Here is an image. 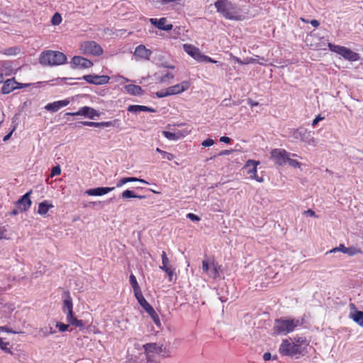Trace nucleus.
<instances>
[{
  "mask_svg": "<svg viewBox=\"0 0 363 363\" xmlns=\"http://www.w3.org/2000/svg\"><path fill=\"white\" fill-rule=\"evenodd\" d=\"M214 5L217 11L228 20L243 21L247 16L242 8L228 0H217Z\"/></svg>",
  "mask_w": 363,
  "mask_h": 363,
  "instance_id": "f257e3e1",
  "label": "nucleus"
},
{
  "mask_svg": "<svg viewBox=\"0 0 363 363\" xmlns=\"http://www.w3.org/2000/svg\"><path fill=\"white\" fill-rule=\"evenodd\" d=\"M302 325L299 319L281 318L274 321V332L279 335H287Z\"/></svg>",
  "mask_w": 363,
  "mask_h": 363,
  "instance_id": "f03ea898",
  "label": "nucleus"
},
{
  "mask_svg": "<svg viewBox=\"0 0 363 363\" xmlns=\"http://www.w3.org/2000/svg\"><path fill=\"white\" fill-rule=\"evenodd\" d=\"M66 55L60 51L46 50L41 53L39 62L44 66H57L67 62Z\"/></svg>",
  "mask_w": 363,
  "mask_h": 363,
  "instance_id": "7ed1b4c3",
  "label": "nucleus"
},
{
  "mask_svg": "<svg viewBox=\"0 0 363 363\" xmlns=\"http://www.w3.org/2000/svg\"><path fill=\"white\" fill-rule=\"evenodd\" d=\"M305 42L307 46L314 50H326L328 48V44L330 43L325 38L320 36L315 30L311 31L306 35Z\"/></svg>",
  "mask_w": 363,
  "mask_h": 363,
  "instance_id": "20e7f679",
  "label": "nucleus"
},
{
  "mask_svg": "<svg viewBox=\"0 0 363 363\" xmlns=\"http://www.w3.org/2000/svg\"><path fill=\"white\" fill-rule=\"evenodd\" d=\"M79 50L81 54L99 57L103 55L102 47L95 41L85 40L80 43Z\"/></svg>",
  "mask_w": 363,
  "mask_h": 363,
  "instance_id": "39448f33",
  "label": "nucleus"
},
{
  "mask_svg": "<svg viewBox=\"0 0 363 363\" xmlns=\"http://www.w3.org/2000/svg\"><path fill=\"white\" fill-rule=\"evenodd\" d=\"M279 352L282 356L293 357L296 354H301L303 352L302 347L298 344L290 342V340L285 339L283 340L279 348Z\"/></svg>",
  "mask_w": 363,
  "mask_h": 363,
  "instance_id": "423d86ee",
  "label": "nucleus"
},
{
  "mask_svg": "<svg viewBox=\"0 0 363 363\" xmlns=\"http://www.w3.org/2000/svg\"><path fill=\"white\" fill-rule=\"evenodd\" d=\"M328 47L330 50L341 55L347 60L357 61L359 60V55L346 47L335 45L332 43H328Z\"/></svg>",
  "mask_w": 363,
  "mask_h": 363,
  "instance_id": "0eeeda50",
  "label": "nucleus"
},
{
  "mask_svg": "<svg viewBox=\"0 0 363 363\" xmlns=\"http://www.w3.org/2000/svg\"><path fill=\"white\" fill-rule=\"evenodd\" d=\"M143 348L147 362H154L155 356L162 352V345H159L155 342L145 344Z\"/></svg>",
  "mask_w": 363,
  "mask_h": 363,
  "instance_id": "6e6552de",
  "label": "nucleus"
},
{
  "mask_svg": "<svg viewBox=\"0 0 363 363\" xmlns=\"http://www.w3.org/2000/svg\"><path fill=\"white\" fill-rule=\"evenodd\" d=\"M271 158L279 166H283L289 159V153L284 149L275 148L271 152Z\"/></svg>",
  "mask_w": 363,
  "mask_h": 363,
  "instance_id": "1a4fd4ad",
  "label": "nucleus"
},
{
  "mask_svg": "<svg viewBox=\"0 0 363 363\" xmlns=\"http://www.w3.org/2000/svg\"><path fill=\"white\" fill-rule=\"evenodd\" d=\"M86 82L95 85L106 84L109 82L110 77L107 75L86 74L82 77Z\"/></svg>",
  "mask_w": 363,
  "mask_h": 363,
  "instance_id": "9d476101",
  "label": "nucleus"
},
{
  "mask_svg": "<svg viewBox=\"0 0 363 363\" xmlns=\"http://www.w3.org/2000/svg\"><path fill=\"white\" fill-rule=\"evenodd\" d=\"M162 265L160 269L167 273L169 281H172L174 274V269L170 265V262L164 251H162Z\"/></svg>",
  "mask_w": 363,
  "mask_h": 363,
  "instance_id": "9b49d317",
  "label": "nucleus"
},
{
  "mask_svg": "<svg viewBox=\"0 0 363 363\" xmlns=\"http://www.w3.org/2000/svg\"><path fill=\"white\" fill-rule=\"evenodd\" d=\"M73 68L86 69L93 66V62L82 56H74L71 60Z\"/></svg>",
  "mask_w": 363,
  "mask_h": 363,
  "instance_id": "f8f14e48",
  "label": "nucleus"
},
{
  "mask_svg": "<svg viewBox=\"0 0 363 363\" xmlns=\"http://www.w3.org/2000/svg\"><path fill=\"white\" fill-rule=\"evenodd\" d=\"M231 56L233 60L240 65L257 63L260 65H267L266 62L267 60L264 57H260L259 55H255V57H247L244 60H240L238 57L233 56L232 54Z\"/></svg>",
  "mask_w": 363,
  "mask_h": 363,
  "instance_id": "ddd939ff",
  "label": "nucleus"
},
{
  "mask_svg": "<svg viewBox=\"0 0 363 363\" xmlns=\"http://www.w3.org/2000/svg\"><path fill=\"white\" fill-rule=\"evenodd\" d=\"M32 194V191H29L21 197L17 201L16 205L20 212H24L28 211L32 204V201L30 196Z\"/></svg>",
  "mask_w": 363,
  "mask_h": 363,
  "instance_id": "4468645a",
  "label": "nucleus"
},
{
  "mask_svg": "<svg viewBox=\"0 0 363 363\" xmlns=\"http://www.w3.org/2000/svg\"><path fill=\"white\" fill-rule=\"evenodd\" d=\"M69 116H84L89 118L94 119L95 116H99V113L93 108L89 106H83L80 108L77 112L67 113Z\"/></svg>",
  "mask_w": 363,
  "mask_h": 363,
  "instance_id": "2eb2a0df",
  "label": "nucleus"
},
{
  "mask_svg": "<svg viewBox=\"0 0 363 363\" xmlns=\"http://www.w3.org/2000/svg\"><path fill=\"white\" fill-rule=\"evenodd\" d=\"M152 52L144 45H140L135 48L133 55L137 60H148Z\"/></svg>",
  "mask_w": 363,
  "mask_h": 363,
  "instance_id": "dca6fc26",
  "label": "nucleus"
},
{
  "mask_svg": "<svg viewBox=\"0 0 363 363\" xmlns=\"http://www.w3.org/2000/svg\"><path fill=\"white\" fill-rule=\"evenodd\" d=\"M351 312L349 317L359 326L363 327V311H358L354 303H350Z\"/></svg>",
  "mask_w": 363,
  "mask_h": 363,
  "instance_id": "f3484780",
  "label": "nucleus"
},
{
  "mask_svg": "<svg viewBox=\"0 0 363 363\" xmlns=\"http://www.w3.org/2000/svg\"><path fill=\"white\" fill-rule=\"evenodd\" d=\"M191 83L189 81H183L179 84L168 87L170 96L179 94L189 89Z\"/></svg>",
  "mask_w": 363,
  "mask_h": 363,
  "instance_id": "a211bd4d",
  "label": "nucleus"
},
{
  "mask_svg": "<svg viewBox=\"0 0 363 363\" xmlns=\"http://www.w3.org/2000/svg\"><path fill=\"white\" fill-rule=\"evenodd\" d=\"M23 87L21 84L14 80V79H9L4 83L1 88V93L8 94L18 88Z\"/></svg>",
  "mask_w": 363,
  "mask_h": 363,
  "instance_id": "6ab92c4d",
  "label": "nucleus"
},
{
  "mask_svg": "<svg viewBox=\"0 0 363 363\" xmlns=\"http://www.w3.org/2000/svg\"><path fill=\"white\" fill-rule=\"evenodd\" d=\"M295 135L298 134L300 137V140L306 143L307 145H313L315 143V138L313 136V134L311 131H308L305 129L297 130L295 133Z\"/></svg>",
  "mask_w": 363,
  "mask_h": 363,
  "instance_id": "aec40b11",
  "label": "nucleus"
},
{
  "mask_svg": "<svg viewBox=\"0 0 363 363\" xmlns=\"http://www.w3.org/2000/svg\"><path fill=\"white\" fill-rule=\"evenodd\" d=\"M115 187H97L87 189L85 194L88 196H99L105 195L114 190Z\"/></svg>",
  "mask_w": 363,
  "mask_h": 363,
  "instance_id": "412c9836",
  "label": "nucleus"
},
{
  "mask_svg": "<svg viewBox=\"0 0 363 363\" xmlns=\"http://www.w3.org/2000/svg\"><path fill=\"white\" fill-rule=\"evenodd\" d=\"M184 51L197 61L201 62V52L199 49L190 44H184Z\"/></svg>",
  "mask_w": 363,
  "mask_h": 363,
  "instance_id": "4be33fe9",
  "label": "nucleus"
},
{
  "mask_svg": "<svg viewBox=\"0 0 363 363\" xmlns=\"http://www.w3.org/2000/svg\"><path fill=\"white\" fill-rule=\"evenodd\" d=\"M70 103L69 99L60 100L48 104L45 108L52 112H56L61 108L67 106Z\"/></svg>",
  "mask_w": 363,
  "mask_h": 363,
  "instance_id": "5701e85b",
  "label": "nucleus"
},
{
  "mask_svg": "<svg viewBox=\"0 0 363 363\" xmlns=\"http://www.w3.org/2000/svg\"><path fill=\"white\" fill-rule=\"evenodd\" d=\"M259 164V161L249 160L244 166V169L247 170L250 177L252 179L257 174V166Z\"/></svg>",
  "mask_w": 363,
  "mask_h": 363,
  "instance_id": "b1692460",
  "label": "nucleus"
},
{
  "mask_svg": "<svg viewBox=\"0 0 363 363\" xmlns=\"http://www.w3.org/2000/svg\"><path fill=\"white\" fill-rule=\"evenodd\" d=\"M65 313L66 314L67 322L69 325L76 326L80 329L84 328V323L82 320H78L76 317H74L73 311H67Z\"/></svg>",
  "mask_w": 363,
  "mask_h": 363,
  "instance_id": "393cba45",
  "label": "nucleus"
},
{
  "mask_svg": "<svg viewBox=\"0 0 363 363\" xmlns=\"http://www.w3.org/2000/svg\"><path fill=\"white\" fill-rule=\"evenodd\" d=\"M63 296L65 298L62 308L63 313L73 311L72 298L70 296L69 292L68 291H65L63 293Z\"/></svg>",
  "mask_w": 363,
  "mask_h": 363,
  "instance_id": "a878e982",
  "label": "nucleus"
},
{
  "mask_svg": "<svg viewBox=\"0 0 363 363\" xmlns=\"http://www.w3.org/2000/svg\"><path fill=\"white\" fill-rule=\"evenodd\" d=\"M162 135L168 140H177L184 138L187 135V132L183 133L180 130H178L177 132L172 133L164 130L162 132Z\"/></svg>",
  "mask_w": 363,
  "mask_h": 363,
  "instance_id": "bb28decb",
  "label": "nucleus"
},
{
  "mask_svg": "<svg viewBox=\"0 0 363 363\" xmlns=\"http://www.w3.org/2000/svg\"><path fill=\"white\" fill-rule=\"evenodd\" d=\"M125 91L132 96H141L143 94V89L135 84H128L125 86Z\"/></svg>",
  "mask_w": 363,
  "mask_h": 363,
  "instance_id": "cd10ccee",
  "label": "nucleus"
},
{
  "mask_svg": "<svg viewBox=\"0 0 363 363\" xmlns=\"http://www.w3.org/2000/svg\"><path fill=\"white\" fill-rule=\"evenodd\" d=\"M128 111L129 112L138 113L140 111H147V112H151L154 113L155 112V110L151 107H148L146 106H142V105H130L128 107Z\"/></svg>",
  "mask_w": 363,
  "mask_h": 363,
  "instance_id": "c85d7f7f",
  "label": "nucleus"
},
{
  "mask_svg": "<svg viewBox=\"0 0 363 363\" xmlns=\"http://www.w3.org/2000/svg\"><path fill=\"white\" fill-rule=\"evenodd\" d=\"M172 28V24H152L149 29L150 33H155L158 35V30H170Z\"/></svg>",
  "mask_w": 363,
  "mask_h": 363,
  "instance_id": "c756f323",
  "label": "nucleus"
},
{
  "mask_svg": "<svg viewBox=\"0 0 363 363\" xmlns=\"http://www.w3.org/2000/svg\"><path fill=\"white\" fill-rule=\"evenodd\" d=\"M125 33V30L119 29V30H113V28H106L101 31V36H122Z\"/></svg>",
  "mask_w": 363,
  "mask_h": 363,
  "instance_id": "7c9ffc66",
  "label": "nucleus"
},
{
  "mask_svg": "<svg viewBox=\"0 0 363 363\" xmlns=\"http://www.w3.org/2000/svg\"><path fill=\"white\" fill-rule=\"evenodd\" d=\"M132 182H139L143 184H147V182L143 179H139L137 177H123V178H121L117 182L116 187L120 188L122 186H123L124 184H125L126 183Z\"/></svg>",
  "mask_w": 363,
  "mask_h": 363,
  "instance_id": "2f4dec72",
  "label": "nucleus"
},
{
  "mask_svg": "<svg viewBox=\"0 0 363 363\" xmlns=\"http://www.w3.org/2000/svg\"><path fill=\"white\" fill-rule=\"evenodd\" d=\"M51 208H53V205L50 203L48 201H44L38 204V213L41 216H45Z\"/></svg>",
  "mask_w": 363,
  "mask_h": 363,
  "instance_id": "473e14b6",
  "label": "nucleus"
},
{
  "mask_svg": "<svg viewBox=\"0 0 363 363\" xmlns=\"http://www.w3.org/2000/svg\"><path fill=\"white\" fill-rule=\"evenodd\" d=\"M211 267H212V269L210 271V273H208V276L211 278L216 279L219 277V274L221 270V266L215 261H213L211 263Z\"/></svg>",
  "mask_w": 363,
  "mask_h": 363,
  "instance_id": "72a5a7b5",
  "label": "nucleus"
},
{
  "mask_svg": "<svg viewBox=\"0 0 363 363\" xmlns=\"http://www.w3.org/2000/svg\"><path fill=\"white\" fill-rule=\"evenodd\" d=\"M145 311L151 317L155 324L160 328L161 326V322L159 315H157L155 309L152 308V306L147 308Z\"/></svg>",
  "mask_w": 363,
  "mask_h": 363,
  "instance_id": "f704fd0d",
  "label": "nucleus"
},
{
  "mask_svg": "<svg viewBox=\"0 0 363 363\" xmlns=\"http://www.w3.org/2000/svg\"><path fill=\"white\" fill-rule=\"evenodd\" d=\"M130 284L133 289L134 295L142 292L141 289L137 281L136 277L133 274L130 276Z\"/></svg>",
  "mask_w": 363,
  "mask_h": 363,
  "instance_id": "c9c22d12",
  "label": "nucleus"
},
{
  "mask_svg": "<svg viewBox=\"0 0 363 363\" xmlns=\"http://www.w3.org/2000/svg\"><path fill=\"white\" fill-rule=\"evenodd\" d=\"M135 297L145 311L152 306L144 298L142 292L135 295Z\"/></svg>",
  "mask_w": 363,
  "mask_h": 363,
  "instance_id": "e433bc0d",
  "label": "nucleus"
},
{
  "mask_svg": "<svg viewBox=\"0 0 363 363\" xmlns=\"http://www.w3.org/2000/svg\"><path fill=\"white\" fill-rule=\"evenodd\" d=\"M121 197L123 199H135V198H138V199H141L145 198V196L137 195L133 191L127 189V190H125L122 193Z\"/></svg>",
  "mask_w": 363,
  "mask_h": 363,
  "instance_id": "4c0bfd02",
  "label": "nucleus"
},
{
  "mask_svg": "<svg viewBox=\"0 0 363 363\" xmlns=\"http://www.w3.org/2000/svg\"><path fill=\"white\" fill-rule=\"evenodd\" d=\"M120 122L119 119H115L111 121L99 122V127H116Z\"/></svg>",
  "mask_w": 363,
  "mask_h": 363,
  "instance_id": "58836bf2",
  "label": "nucleus"
},
{
  "mask_svg": "<svg viewBox=\"0 0 363 363\" xmlns=\"http://www.w3.org/2000/svg\"><path fill=\"white\" fill-rule=\"evenodd\" d=\"M361 253H362V251L359 247L352 246L347 248L346 254L348 255L349 256H354L355 255Z\"/></svg>",
  "mask_w": 363,
  "mask_h": 363,
  "instance_id": "ea45409f",
  "label": "nucleus"
},
{
  "mask_svg": "<svg viewBox=\"0 0 363 363\" xmlns=\"http://www.w3.org/2000/svg\"><path fill=\"white\" fill-rule=\"evenodd\" d=\"M174 78V74L171 72H167L164 74L162 75L159 78V81L160 82H167V81L172 79Z\"/></svg>",
  "mask_w": 363,
  "mask_h": 363,
  "instance_id": "a19ab883",
  "label": "nucleus"
},
{
  "mask_svg": "<svg viewBox=\"0 0 363 363\" xmlns=\"http://www.w3.org/2000/svg\"><path fill=\"white\" fill-rule=\"evenodd\" d=\"M9 345V342H5L3 341V339L0 337V349H1L3 351L8 352V353H12L11 350L8 347V345Z\"/></svg>",
  "mask_w": 363,
  "mask_h": 363,
  "instance_id": "79ce46f5",
  "label": "nucleus"
},
{
  "mask_svg": "<svg viewBox=\"0 0 363 363\" xmlns=\"http://www.w3.org/2000/svg\"><path fill=\"white\" fill-rule=\"evenodd\" d=\"M286 162L289 163V164L294 168H300L301 166V162H299L298 160L291 159L289 157V159L287 160Z\"/></svg>",
  "mask_w": 363,
  "mask_h": 363,
  "instance_id": "37998d69",
  "label": "nucleus"
},
{
  "mask_svg": "<svg viewBox=\"0 0 363 363\" xmlns=\"http://www.w3.org/2000/svg\"><path fill=\"white\" fill-rule=\"evenodd\" d=\"M19 48L14 47L5 50L4 54L7 55H15L19 52Z\"/></svg>",
  "mask_w": 363,
  "mask_h": 363,
  "instance_id": "c03bdc74",
  "label": "nucleus"
},
{
  "mask_svg": "<svg viewBox=\"0 0 363 363\" xmlns=\"http://www.w3.org/2000/svg\"><path fill=\"white\" fill-rule=\"evenodd\" d=\"M155 95L158 98H163V97H166V96H170V94H169V91L168 88H167L166 89H163V90L157 91L155 93Z\"/></svg>",
  "mask_w": 363,
  "mask_h": 363,
  "instance_id": "a18cd8bd",
  "label": "nucleus"
},
{
  "mask_svg": "<svg viewBox=\"0 0 363 363\" xmlns=\"http://www.w3.org/2000/svg\"><path fill=\"white\" fill-rule=\"evenodd\" d=\"M56 327L60 332H65L68 330L69 325L60 322L56 323Z\"/></svg>",
  "mask_w": 363,
  "mask_h": 363,
  "instance_id": "49530a36",
  "label": "nucleus"
},
{
  "mask_svg": "<svg viewBox=\"0 0 363 363\" xmlns=\"http://www.w3.org/2000/svg\"><path fill=\"white\" fill-rule=\"evenodd\" d=\"M62 16L59 13H55L51 18L50 23H61Z\"/></svg>",
  "mask_w": 363,
  "mask_h": 363,
  "instance_id": "de8ad7c7",
  "label": "nucleus"
},
{
  "mask_svg": "<svg viewBox=\"0 0 363 363\" xmlns=\"http://www.w3.org/2000/svg\"><path fill=\"white\" fill-rule=\"evenodd\" d=\"M162 157L163 159H167L169 161H172L175 158V156L173 154L166 151H163Z\"/></svg>",
  "mask_w": 363,
  "mask_h": 363,
  "instance_id": "09e8293b",
  "label": "nucleus"
},
{
  "mask_svg": "<svg viewBox=\"0 0 363 363\" xmlns=\"http://www.w3.org/2000/svg\"><path fill=\"white\" fill-rule=\"evenodd\" d=\"M294 340H295V344H298L301 346L302 345H305L306 346L308 345V342L305 337H295Z\"/></svg>",
  "mask_w": 363,
  "mask_h": 363,
  "instance_id": "8fccbe9b",
  "label": "nucleus"
},
{
  "mask_svg": "<svg viewBox=\"0 0 363 363\" xmlns=\"http://www.w3.org/2000/svg\"><path fill=\"white\" fill-rule=\"evenodd\" d=\"M182 0H153V2L157 4L160 3L162 4H166L171 2H176L177 4H181Z\"/></svg>",
  "mask_w": 363,
  "mask_h": 363,
  "instance_id": "3c124183",
  "label": "nucleus"
},
{
  "mask_svg": "<svg viewBox=\"0 0 363 363\" xmlns=\"http://www.w3.org/2000/svg\"><path fill=\"white\" fill-rule=\"evenodd\" d=\"M61 174V169L59 165H57L52 167L50 173V176L52 177L54 176L60 175Z\"/></svg>",
  "mask_w": 363,
  "mask_h": 363,
  "instance_id": "603ef678",
  "label": "nucleus"
},
{
  "mask_svg": "<svg viewBox=\"0 0 363 363\" xmlns=\"http://www.w3.org/2000/svg\"><path fill=\"white\" fill-rule=\"evenodd\" d=\"M211 62V63H214V64H218V62L212 59L211 57L207 56V55H204L202 54L201 55V62Z\"/></svg>",
  "mask_w": 363,
  "mask_h": 363,
  "instance_id": "864d4df0",
  "label": "nucleus"
},
{
  "mask_svg": "<svg viewBox=\"0 0 363 363\" xmlns=\"http://www.w3.org/2000/svg\"><path fill=\"white\" fill-rule=\"evenodd\" d=\"M202 269L203 272H205L206 274H208L210 273V264L207 260H203L202 262Z\"/></svg>",
  "mask_w": 363,
  "mask_h": 363,
  "instance_id": "5fc2aeb1",
  "label": "nucleus"
},
{
  "mask_svg": "<svg viewBox=\"0 0 363 363\" xmlns=\"http://www.w3.org/2000/svg\"><path fill=\"white\" fill-rule=\"evenodd\" d=\"M81 123L84 125L90 127H99V122L84 121Z\"/></svg>",
  "mask_w": 363,
  "mask_h": 363,
  "instance_id": "6e6d98bb",
  "label": "nucleus"
},
{
  "mask_svg": "<svg viewBox=\"0 0 363 363\" xmlns=\"http://www.w3.org/2000/svg\"><path fill=\"white\" fill-rule=\"evenodd\" d=\"M214 144V140L213 139L208 138L203 140L201 143V145L203 147H210Z\"/></svg>",
  "mask_w": 363,
  "mask_h": 363,
  "instance_id": "4d7b16f0",
  "label": "nucleus"
},
{
  "mask_svg": "<svg viewBox=\"0 0 363 363\" xmlns=\"http://www.w3.org/2000/svg\"><path fill=\"white\" fill-rule=\"evenodd\" d=\"M186 217L193 221H199L200 220V218L197 215L192 213H188L186 215Z\"/></svg>",
  "mask_w": 363,
  "mask_h": 363,
  "instance_id": "13d9d810",
  "label": "nucleus"
},
{
  "mask_svg": "<svg viewBox=\"0 0 363 363\" xmlns=\"http://www.w3.org/2000/svg\"><path fill=\"white\" fill-rule=\"evenodd\" d=\"M0 332H6L8 333H16L12 329L7 326H0Z\"/></svg>",
  "mask_w": 363,
  "mask_h": 363,
  "instance_id": "bf43d9fd",
  "label": "nucleus"
},
{
  "mask_svg": "<svg viewBox=\"0 0 363 363\" xmlns=\"http://www.w3.org/2000/svg\"><path fill=\"white\" fill-rule=\"evenodd\" d=\"M324 117H322L320 114L318 116H317L314 119L313 121H312V125L313 126H315L320 121H323L324 120Z\"/></svg>",
  "mask_w": 363,
  "mask_h": 363,
  "instance_id": "052dcab7",
  "label": "nucleus"
},
{
  "mask_svg": "<svg viewBox=\"0 0 363 363\" xmlns=\"http://www.w3.org/2000/svg\"><path fill=\"white\" fill-rule=\"evenodd\" d=\"M303 213L306 216H309L311 217H318V216L315 215V211L311 209H308L307 211H305Z\"/></svg>",
  "mask_w": 363,
  "mask_h": 363,
  "instance_id": "680f3d73",
  "label": "nucleus"
},
{
  "mask_svg": "<svg viewBox=\"0 0 363 363\" xmlns=\"http://www.w3.org/2000/svg\"><path fill=\"white\" fill-rule=\"evenodd\" d=\"M6 229L4 227L0 228V240L6 239Z\"/></svg>",
  "mask_w": 363,
  "mask_h": 363,
  "instance_id": "e2e57ef3",
  "label": "nucleus"
},
{
  "mask_svg": "<svg viewBox=\"0 0 363 363\" xmlns=\"http://www.w3.org/2000/svg\"><path fill=\"white\" fill-rule=\"evenodd\" d=\"M233 151L234 150L232 149L231 150H225L220 152L218 155H220H220H228L231 154Z\"/></svg>",
  "mask_w": 363,
  "mask_h": 363,
  "instance_id": "0e129e2a",
  "label": "nucleus"
},
{
  "mask_svg": "<svg viewBox=\"0 0 363 363\" xmlns=\"http://www.w3.org/2000/svg\"><path fill=\"white\" fill-rule=\"evenodd\" d=\"M230 138L227 136H222L220 138V141L222 143H230Z\"/></svg>",
  "mask_w": 363,
  "mask_h": 363,
  "instance_id": "69168bd1",
  "label": "nucleus"
},
{
  "mask_svg": "<svg viewBox=\"0 0 363 363\" xmlns=\"http://www.w3.org/2000/svg\"><path fill=\"white\" fill-rule=\"evenodd\" d=\"M347 248L345 245L343 244H340L339 245V250H340V252H342V253L344 254H346V252H347Z\"/></svg>",
  "mask_w": 363,
  "mask_h": 363,
  "instance_id": "338daca9",
  "label": "nucleus"
},
{
  "mask_svg": "<svg viewBox=\"0 0 363 363\" xmlns=\"http://www.w3.org/2000/svg\"><path fill=\"white\" fill-rule=\"evenodd\" d=\"M263 359L264 361H269L271 359V354L269 352H266L263 355Z\"/></svg>",
  "mask_w": 363,
  "mask_h": 363,
  "instance_id": "774afa93",
  "label": "nucleus"
}]
</instances>
